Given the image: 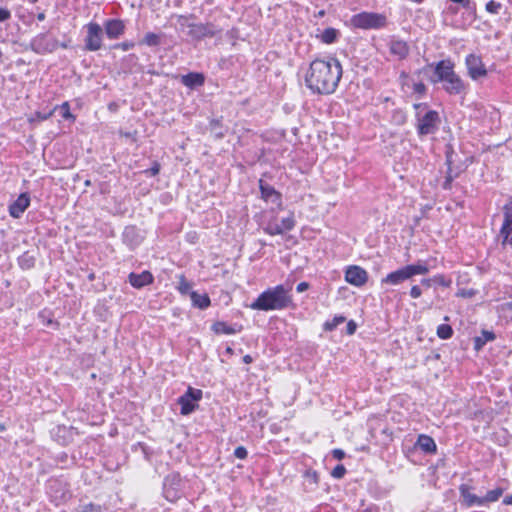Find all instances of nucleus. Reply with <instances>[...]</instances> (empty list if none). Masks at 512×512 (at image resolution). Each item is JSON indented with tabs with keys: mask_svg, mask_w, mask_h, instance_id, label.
Wrapping results in <instances>:
<instances>
[{
	"mask_svg": "<svg viewBox=\"0 0 512 512\" xmlns=\"http://www.w3.org/2000/svg\"><path fill=\"white\" fill-rule=\"evenodd\" d=\"M343 69L335 57L315 59L305 74V85L314 94L329 95L336 91Z\"/></svg>",
	"mask_w": 512,
	"mask_h": 512,
	"instance_id": "nucleus-1",
	"label": "nucleus"
},
{
	"mask_svg": "<svg viewBox=\"0 0 512 512\" xmlns=\"http://www.w3.org/2000/svg\"><path fill=\"white\" fill-rule=\"evenodd\" d=\"M293 306L291 288L282 284L266 289L249 305L260 311L285 310Z\"/></svg>",
	"mask_w": 512,
	"mask_h": 512,
	"instance_id": "nucleus-2",
	"label": "nucleus"
},
{
	"mask_svg": "<svg viewBox=\"0 0 512 512\" xmlns=\"http://www.w3.org/2000/svg\"><path fill=\"white\" fill-rule=\"evenodd\" d=\"M436 79L433 82H442L443 89L451 95L465 94L467 84L454 71V64L450 60L439 61L434 68Z\"/></svg>",
	"mask_w": 512,
	"mask_h": 512,
	"instance_id": "nucleus-3",
	"label": "nucleus"
},
{
	"mask_svg": "<svg viewBox=\"0 0 512 512\" xmlns=\"http://www.w3.org/2000/svg\"><path fill=\"white\" fill-rule=\"evenodd\" d=\"M430 272V266L427 261L419 260L414 264H408L399 269L388 273L381 279V284L396 286L416 275H425Z\"/></svg>",
	"mask_w": 512,
	"mask_h": 512,
	"instance_id": "nucleus-4",
	"label": "nucleus"
},
{
	"mask_svg": "<svg viewBox=\"0 0 512 512\" xmlns=\"http://www.w3.org/2000/svg\"><path fill=\"white\" fill-rule=\"evenodd\" d=\"M416 113V128L419 136L434 134L438 130L441 122L439 113L435 110L428 109L426 103L414 104Z\"/></svg>",
	"mask_w": 512,
	"mask_h": 512,
	"instance_id": "nucleus-5",
	"label": "nucleus"
},
{
	"mask_svg": "<svg viewBox=\"0 0 512 512\" xmlns=\"http://www.w3.org/2000/svg\"><path fill=\"white\" fill-rule=\"evenodd\" d=\"M351 24L358 29H381L387 26V17L376 12H361L351 17Z\"/></svg>",
	"mask_w": 512,
	"mask_h": 512,
	"instance_id": "nucleus-6",
	"label": "nucleus"
},
{
	"mask_svg": "<svg viewBox=\"0 0 512 512\" xmlns=\"http://www.w3.org/2000/svg\"><path fill=\"white\" fill-rule=\"evenodd\" d=\"M58 47L59 41L51 36L49 32L37 34L29 43V48L39 55L51 54L55 52Z\"/></svg>",
	"mask_w": 512,
	"mask_h": 512,
	"instance_id": "nucleus-7",
	"label": "nucleus"
},
{
	"mask_svg": "<svg viewBox=\"0 0 512 512\" xmlns=\"http://www.w3.org/2000/svg\"><path fill=\"white\" fill-rule=\"evenodd\" d=\"M47 493L55 505L66 503L71 499L72 493L69 484L60 479H51L48 482Z\"/></svg>",
	"mask_w": 512,
	"mask_h": 512,
	"instance_id": "nucleus-8",
	"label": "nucleus"
},
{
	"mask_svg": "<svg viewBox=\"0 0 512 512\" xmlns=\"http://www.w3.org/2000/svg\"><path fill=\"white\" fill-rule=\"evenodd\" d=\"M86 37L84 39V49L86 51L95 52L102 48L103 29L96 22H89L85 25Z\"/></svg>",
	"mask_w": 512,
	"mask_h": 512,
	"instance_id": "nucleus-9",
	"label": "nucleus"
},
{
	"mask_svg": "<svg viewBox=\"0 0 512 512\" xmlns=\"http://www.w3.org/2000/svg\"><path fill=\"white\" fill-rule=\"evenodd\" d=\"M189 29L187 35L193 40H202L204 38H212L221 33V29L213 23H189L186 25Z\"/></svg>",
	"mask_w": 512,
	"mask_h": 512,
	"instance_id": "nucleus-10",
	"label": "nucleus"
},
{
	"mask_svg": "<svg viewBox=\"0 0 512 512\" xmlns=\"http://www.w3.org/2000/svg\"><path fill=\"white\" fill-rule=\"evenodd\" d=\"M182 480L178 473H171L167 475L163 482L164 497L170 501L175 502L181 496Z\"/></svg>",
	"mask_w": 512,
	"mask_h": 512,
	"instance_id": "nucleus-11",
	"label": "nucleus"
},
{
	"mask_svg": "<svg viewBox=\"0 0 512 512\" xmlns=\"http://www.w3.org/2000/svg\"><path fill=\"white\" fill-rule=\"evenodd\" d=\"M468 75L473 80H478L487 75V70L480 56L469 54L465 59Z\"/></svg>",
	"mask_w": 512,
	"mask_h": 512,
	"instance_id": "nucleus-12",
	"label": "nucleus"
},
{
	"mask_svg": "<svg viewBox=\"0 0 512 512\" xmlns=\"http://www.w3.org/2000/svg\"><path fill=\"white\" fill-rule=\"evenodd\" d=\"M345 280L356 287L365 285L368 281V273L360 266H349L345 271Z\"/></svg>",
	"mask_w": 512,
	"mask_h": 512,
	"instance_id": "nucleus-13",
	"label": "nucleus"
},
{
	"mask_svg": "<svg viewBox=\"0 0 512 512\" xmlns=\"http://www.w3.org/2000/svg\"><path fill=\"white\" fill-rule=\"evenodd\" d=\"M294 226L295 219L291 215L289 217L283 218L280 224L273 221H269L267 225L263 228V230L266 234L274 236L281 235L286 231H291L294 228Z\"/></svg>",
	"mask_w": 512,
	"mask_h": 512,
	"instance_id": "nucleus-14",
	"label": "nucleus"
},
{
	"mask_svg": "<svg viewBox=\"0 0 512 512\" xmlns=\"http://www.w3.org/2000/svg\"><path fill=\"white\" fill-rule=\"evenodd\" d=\"M125 23L121 19H108L104 22V31L111 40L119 39L125 33Z\"/></svg>",
	"mask_w": 512,
	"mask_h": 512,
	"instance_id": "nucleus-15",
	"label": "nucleus"
},
{
	"mask_svg": "<svg viewBox=\"0 0 512 512\" xmlns=\"http://www.w3.org/2000/svg\"><path fill=\"white\" fill-rule=\"evenodd\" d=\"M459 493L461 504L465 507L483 506V497L471 493V486L468 484H461L459 486Z\"/></svg>",
	"mask_w": 512,
	"mask_h": 512,
	"instance_id": "nucleus-16",
	"label": "nucleus"
},
{
	"mask_svg": "<svg viewBox=\"0 0 512 512\" xmlns=\"http://www.w3.org/2000/svg\"><path fill=\"white\" fill-rule=\"evenodd\" d=\"M122 241L129 247V249L134 250L142 243L143 236H141L136 226L130 225L124 228Z\"/></svg>",
	"mask_w": 512,
	"mask_h": 512,
	"instance_id": "nucleus-17",
	"label": "nucleus"
},
{
	"mask_svg": "<svg viewBox=\"0 0 512 512\" xmlns=\"http://www.w3.org/2000/svg\"><path fill=\"white\" fill-rule=\"evenodd\" d=\"M30 205V196L28 193H21L18 198L9 205V214L18 219Z\"/></svg>",
	"mask_w": 512,
	"mask_h": 512,
	"instance_id": "nucleus-18",
	"label": "nucleus"
},
{
	"mask_svg": "<svg viewBox=\"0 0 512 512\" xmlns=\"http://www.w3.org/2000/svg\"><path fill=\"white\" fill-rule=\"evenodd\" d=\"M259 188L261 192V197L264 201L271 202L278 206L281 205V194L278 191H276L273 186L260 179Z\"/></svg>",
	"mask_w": 512,
	"mask_h": 512,
	"instance_id": "nucleus-19",
	"label": "nucleus"
},
{
	"mask_svg": "<svg viewBox=\"0 0 512 512\" xmlns=\"http://www.w3.org/2000/svg\"><path fill=\"white\" fill-rule=\"evenodd\" d=\"M128 280L132 287L141 289L144 286L152 284L154 282V276L147 270L139 274L131 272L128 276Z\"/></svg>",
	"mask_w": 512,
	"mask_h": 512,
	"instance_id": "nucleus-20",
	"label": "nucleus"
},
{
	"mask_svg": "<svg viewBox=\"0 0 512 512\" xmlns=\"http://www.w3.org/2000/svg\"><path fill=\"white\" fill-rule=\"evenodd\" d=\"M211 330L218 335H234L240 333L243 330V326L237 323L228 324L224 321H215L211 326Z\"/></svg>",
	"mask_w": 512,
	"mask_h": 512,
	"instance_id": "nucleus-21",
	"label": "nucleus"
},
{
	"mask_svg": "<svg viewBox=\"0 0 512 512\" xmlns=\"http://www.w3.org/2000/svg\"><path fill=\"white\" fill-rule=\"evenodd\" d=\"M389 51L399 60L405 59L409 54L408 44L400 39H392L389 43Z\"/></svg>",
	"mask_w": 512,
	"mask_h": 512,
	"instance_id": "nucleus-22",
	"label": "nucleus"
},
{
	"mask_svg": "<svg viewBox=\"0 0 512 512\" xmlns=\"http://www.w3.org/2000/svg\"><path fill=\"white\" fill-rule=\"evenodd\" d=\"M204 82V74L198 72H190L186 75H182L181 77V83L190 89L200 87L204 84Z\"/></svg>",
	"mask_w": 512,
	"mask_h": 512,
	"instance_id": "nucleus-23",
	"label": "nucleus"
},
{
	"mask_svg": "<svg viewBox=\"0 0 512 512\" xmlns=\"http://www.w3.org/2000/svg\"><path fill=\"white\" fill-rule=\"evenodd\" d=\"M415 446L427 454H435L437 451V445L434 439L425 434L418 436Z\"/></svg>",
	"mask_w": 512,
	"mask_h": 512,
	"instance_id": "nucleus-24",
	"label": "nucleus"
},
{
	"mask_svg": "<svg viewBox=\"0 0 512 512\" xmlns=\"http://www.w3.org/2000/svg\"><path fill=\"white\" fill-rule=\"evenodd\" d=\"M190 299L193 307L201 310H205L211 305V300L207 293L190 292Z\"/></svg>",
	"mask_w": 512,
	"mask_h": 512,
	"instance_id": "nucleus-25",
	"label": "nucleus"
},
{
	"mask_svg": "<svg viewBox=\"0 0 512 512\" xmlns=\"http://www.w3.org/2000/svg\"><path fill=\"white\" fill-rule=\"evenodd\" d=\"M496 335L493 331L482 330L479 336L474 337V349L480 351L488 342L494 341Z\"/></svg>",
	"mask_w": 512,
	"mask_h": 512,
	"instance_id": "nucleus-26",
	"label": "nucleus"
},
{
	"mask_svg": "<svg viewBox=\"0 0 512 512\" xmlns=\"http://www.w3.org/2000/svg\"><path fill=\"white\" fill-rule=\"evenodd\" d=\"M339 37L340 31L332 27L324 29L319 35H317V38L324 44H333L337 42Z\"/></svg>",
	"mask_w": 512,
	"mask_h": 512,
	"instance_id": "nucleus-27",
	"label": "nucleus"
},
{
	"mask_svg": "<svg viewBox=\"0 0 512 512\" xmlns=\"http://www.w3.org/2000/svg\"><path fill=\"white\" fill-rule=\"evenodd\" d=\"M36 263V256L34 253L30 251L24 252L21 256L18 258V264L21 269L23 270H29L35 266Z\"/></svg>",
	"mask_w": 512,
	"mask_h": 512,
	"instance_id": "nucleus-28",
	"label": "nucleus"
},
{
	"mask_svg": "<svg viewBox=\"0 0 512 512\" xmlns=\"http://www.w3.org/2000/svg\"><path fill=\"white\" fill-rule=\"evenodd\" d=\"M209 126L216 139H222L228 130L227 127H223L222 119L219 118L211 119Z\"/></svg>",
	"mask_w": 512,
	"mask_h": 512,
	"instance_id": "nucleus-29",
	"label": "nucleus"
},
{
	"mask_svg": "<svg viewBox=\"0 0 512 512\" xmlns=\"http://www.w3.org/2000/svg\"><path fill=\"white\" fill-rule=\"evenodd\" d=\"M162 35L156 34L154 32H148L139 42L141 45H146L149 47H157L161 44Z\"/></svg>",
	"mask_w": 512,
	"mask_h": 512,
	"instance_id": "nucleus-30",
	"label": "nucleus"
},
{
	"mask_svg": "<svg viewBox=\"0 0 512 512\" xmlns=\"http://www.w3.org/2000/svg\"><path fill=\"white\" fill-rule=\"evenodd\" d=\"M178 403L181 406L180 412L182 415H189L197 408V404H195V402L189 400L183 395L179 397Z\"/></svg>",
	"mask_w": 512,
	"mask_h": 512,
	"instance_id": "nucleus-31",
	"label": "nucleus"
},
{
	"mask_svg": "<svg viewBox=\"0 0 512 512\" xmlns=\"http://www.w3.org/2000/svg\"><path fill=\"white\" fill-rule=\"evenodd\" d=\"M177 278H178V285L176 288L179 291V293L181 295H189L190 296V292H194L192 290L193 283L188 281L184 274L178 275Z\"/></svg>",
	"mask_w": 512,
	"mask_h": 512,
	"instance_id": "nucleus-32",
	"label": "nucleus"
},
{
	"mask_svg": "<svg viewBox=\"0 0 512 512\" xmlns=\"http://www.w3.org/2000/svg\"><path fill=\"white\" fill-rule=\"evenodd\" d=\"M500 236L502 237L503 246H512V222L510 224H502V227L500 229Z\"/></svg>",
	"mask_w": 512,
	"mask_h": 512,
	"instance_id": "nucleus-33",
	"label": "nucleus"
},
{
	"mask_svg": "<svg viewBox=\"0 0 512 512\" xmlns=\"http://www.w3.org/2000/svg\"><path fill=\"white\" fill-rule=\"evenodd\" d=\"M504 490L502 488H496L487 492V494L483 497V505L486 503L496 502L503 494Z\"/></svg>",
	"mask_w": 512,
	"mask_h": 512,
	"instance_id": "nucleus-34",
	"label": "nucleus"
},
{
	"mask_svg": "<svg viewBox=\"0 0 512 512\" xmlns=\"http://www.w3.org/2000/svg\"><path fill=\"white\" fill-rule=\"evenodd\" d=\"M433 284L449 288L452 285V279L444 274H437L432 277Z\"/></svg>",
	"mask_w": 512,
	"mask_h": 512,
	"instance_id": "nucleus-35",
	"label": "nucleus"
},
{
	"mask_svg": "<svg viewBox=\"0 0 512 512\" xmlns=\"http://www.w3.org/2000/svg\"><path fill=\"white\" fill-rule=\"evenodd\" d=\"M391 121L398 126L404 125L407 121L406 113L401 109L394 110L391 115Z\"/></svg>",
	"mask_w": 512,
	"mask_h": 512,
	"instance_id": "nucleus-36",
	"label": "nucleus"
},
{
	"mask_svg": "<svg viewBox=\"0 0 512 512\" xmlns=\"http://www.w3.org/2000/svg\"><path fill=\"white\" fill-rule=\"evenodd\" d=\"M453 335V329L449 324H441L437 327V336L440 339L446 340Z\"/></svg>",
	"mask_w": 512,
	"mask_h": 512,
	"instance_id": "nucleus-37",
	"label": "nucleus"
},
{
	"mask_svg": "<svg viewBox=\"0 0 512 512\" xmlns=\"http://www.w3.org/2000/svg\"><path fill=\"white\" fill-rule=\"evenodd\" d=\"M503 223H512V195L508 198L507 202L503 207Z\"/></svg>",
	"mask_w": 512,
	"mask_h": 512,
	"instance_id": "nucleus-38",
	"label": "nucleus"
},
{
	"mask_svg": "<svg viewBox=\"0 0 512 512\" xmlns=\"http://www.w3.org/2000/svg\"><path fill=\"white\" fill-rule=\"evenodd\" d=\"M202 390L195 389L192 387H188L187 391L183 394L186 398L189 400H192L193 402H198L202 399Z\"/></svg>",
	"mask_w": 512,
	"mask_h": 512,
	"instance_id": "nucleus-39",
	"label": "nucleus"
},
{
	"mask_svg": "<svg viewBox=\"0 0 512 512\" xmlns=\"http://www.w3.org/2000/svg\"><path fill=\"white\" fill-rule=\"evenodd\" d=\"M77 512H104V508L95 503H88L78 507Z\"/></svg>",
	"mask_w": 512,
	"mask_h": 512,
	"instance_id": "nucleus-40",
	"label": "nucleus"
},
{
	"mask_svg": "<svg viewBox=\"0 0 512 512\" xmlns=\"http://www.w3.org/2000/svg\"><path fill=\"white\" fill-rule=\"evenodd\" d=\"M344 321H345V317L344 316H341V315L335 316L331 321L325 322L324 330H326V331H333L334 329H336V327L338 325H340Z\"/></svg>",
	"mask_w": 512,
	"mask_h": 512,
	"instance_id": "nucleus-41",
	"label": "nucleus"
},
{
	"mask_svg": "<svg viewBox=\"0 0 512 512\" xmlns=\"http://www.w3.org/2000/svg\"><path fill=\"white\" fill-rule=\"evenodd\" d=\"M453 3L460 4L469 13H476V3L473 0H450Z\"/></svg>",
	"mask_w": 512,
	"mask_h": 512,
	"instance_id": "nucleus-42",
	"label": "nucleus"
},
{
	"mask_svg": "<svg viewBox=\"0 0 512 512\" xmlns=\"http://www.w3.org/2000/svg\"><path fill=\"white\" fill-rule=\"evenodd\" d=\"M59 108L61 115L65 119H74V116L70 112V105L68 102L62 103L60 106H56L54 111Z\"/></svg>",
	"mask_w": 512,
	"mask_h": 512,
	"instance_id": "nucleus-43",
	"label": "nucleus"
},
{
	"mask_svg": "<svg viewBox=\"0 0 512 512\" xmlns=\"http://www.w3.org/2000/svg\"><path fill=\"white\" fill-rule=\"evenodd\" d=\"M502 5L500 2H496L494 0H491L486 3V11L491 14H498Z\"/></svg>",
	"mask_w": 512,
	"mask_h": 512,
	"instance_id": "nucleus-44",
	"label": "nucleus"
},
{
	"mask_svg": "<svg viewBox=\"0 0 512 512\" xmlns=\"http://www.w3.org/2000/svg\"><path fill=\"white\" fill-rule=\"evenodd\" d=\"M346 474V468L342 464L336 465L331 471V476L335 479H341Z\"/></svg>",
	"mask_w": 512,
	"mask_h": 512,
	"instance_id": "nucleus-45",
	"label": "nucleus"
},
{
	"mask_svg": "<svg viewBox=\"0 0 512 512\" xmlns=\"http://www.w3.org/2000/svg\"><path fill=\"white\" fill-rule=\"evenodd\" d=\"M304 477L313 485H317L319 481V475L314 470H307Z\"/></svg>",
	"mask_w": 512,
	"mask_h": 512,
	"instance_id": "nucleus-46",
	"label": "nucleus"
},
{
	"mask_svg": "<svg viewBox=\"0 0 512 512\" xmlns=\"http://www.w3.org/2000/svg\"><path fill=\"white\" fill-rule=\"evenodd\" d=\"M135 43L133 41H124L121 43H117L113 46V49H121L122 51H128L134 48Z\"/></svg>",
	"mask_w": 512,
	"mask_h": 512,
	"instance_id": "nucleus-47",
	"label": "nucleus"
},
{
	"mask_svg": "<svg viewBox=\"0 0 512 512\" xmlns=\"http://www.w3.org/2000/svg\"><path fill=\"white\" fill-rule=\"evenodd\" d=\"M248 455V451L244 446H238L234 450V456L238 459H246Z\"/></svg>",
	"mask_w": 512,
	"mask_h": 512,
	"instance_id": "nucleus-48",
	"label": "nucleus"
},
{
	"mask_svg": "<svg viewBox=\"0 0 512 512\" xmlns=\"http://www.w3.org/2000/svg\"><path fill=\"white\" fill-rule=\"evenodd\" d=\"M160 168V164L157 161H155L149 169L145 170V173L149 176H156L159 174Z\"/></svg>",
	"mask_w": 512,
	"mask_h": 512,
	"instance_id": "nucleus-49",
	"label": "nucleus"
},
{
	"mask_svg": "<svg viewBox=\"0 0 512 512\" xmlns=\"http://www.w3.org/2000/svg\"><path fill=\"white\" fill-rule=\"evenodd\" d=\"M409 294L413 299H418L422 295V289L418 285H413Z\"/></svg>",
	"mask_w": 512,
	"mask_h": 512,
	"instance_id": "nucleus-50",
	"label": "nucleus"
},
{
	"mask_svg": "<svg viewBox=\"0 0 512 512\" xmlns=\"http://www.w3.org/2000/svg\"><path fill=\"white\" fill-rule=\"evenodd\" d=\"M413 90L417 94H424L427 90L426 86L422 82L414 83Z\"/></svg>",
	"mask_w": 512,
	"mask_h": 512,
	"instance_id": "nucleus-51",
	"label": "nucleus"
},
{
	"mask_svg": "<svg viewBox=\"0 0 512 512\" xmlns=\"http://www.w3.org/2000/svg\"><path fill=\"white\" fill-rule=\"evenodd\" d=\"M11 18V12L7 8H0V22H5Z\"/></svg>",
	"mask_w": 512,
	"mask_h": 512,
	"instance_id": "nucleus-52",
	"label": "nucleus"
},
{
	"mask_svg": "<svg viewBox=\"0 0 512 512\" xmlns=\"http://www.w3.org/2000/svg\"><path fill=\"white\" fill-rule=\"evenodd\" d=\"M53 112H54V109L50 110L48 112H36V117L39 120L44 121V120L49 119L53 115Z\"/></svg>",
	"mask_w": 512,
	"mask_h": 512,
	"instance_id": "nucleus-53",
	"label": "nucleus"
},
{
	"mask_svg": "<svg viewBox=\"0 0 512 512\" xmlns=\"http://www.w3.org/2000/svg\"><path fill=\"white\" fill-rule=\"evenodd\" d=\"M332 455L335 459L342 460L345 457V452L342 449H334Z\"/></svg>",
	"mask_w": 512,
	"mask_h": 512,
	"instance_id": "nucleus-54",
	"label": "nucleus"
},
{
	"mask_svg": "<svg viewBox=\"0 0 512 512\" xmlns=\"http://www.w3.org/2000/svg\"><path fill=\"white\" fill-rule=\"evenodd\" d=\"M356 328H357L356 323H355L353 320H350V321L347 323V334H349V335L354 334V333H355V331H356Z\"/></svg>",
	"mask_w": 512,
	"mask_h": 512,
	"instance_id": "nucleus-55",
	"label": "nucleus"
},
{
	"mask_svg": "<svg viewBox=\"0 0 512 512\" xmlns=\"http://www.w3.org/2000/svg\"><path fill=\"white\" fill-rule=\"evenodd\" d=\"M309 288V283L308 282H300L297 286H296V291L298 293H302L306 290H308Z\"/></svg>",
	"mask_w": 512,
	"mask_h": 512,
	"instance_id": "nucleus-56",
	"label": "nucleus"
},
{
	"mask_svg": "<svg viewBox=\"0 0 512 512\" xmlns=\"http://www.w3.org/2000/svg\"><path fill=\"white\" fill-rule=\"evenodd\" d=\"M421 285H423L425 288H430L433 285V280L431 278H423L421 280Z\"/></svg>",
	"mask_w": 512,
	"mask_h": 512,
	"instance_id": "nucleus-57",
	"label": "nucleus"
},
{
	"mask_svg": "<svg viewBox=\"0 0 512 512\" xmlns=\"http://www.w3.org/2000/svg\"><path fill=\"white\" fill-rule=\"evenodd\" d=\"M71 42H72L71 38H67L64 41L59 42V47H61L63 49H67L71 46Z\"/></svg>",
	"mask_w": 512,
	"mask_h": 512,
	"instance_id": "nucleus-58",
	"label": "nucleus"
},
{
	"mask_svg": "<svg viewBox=\"0 0 512 512\" xmlns=\"http://www.w3.org/2000/svg\"><path fill=\"white\" fill-rule=\"evenodd\" d=\"M452 180H453L452 175L450 173H448L446 178H445V182H444V188L445 189H447L450 186Z\"/></svg>",
	"mask_w": 512,
	"mask_h": 512,
	"instance_id": "nucleus-59",
	"label": "nucleus"
},
{
	"mask_svg": "<svg viewBox=\"0 0 512 512\" xmlns=\"http://www.w3.org/2000/svg\"><path fill=\"white\" fill-rule=\"evenodd\" d=\"M503 504H504V505H512V494H511V495H507V496L503 499Z\"/></svg>",
	"mask_w": 512,
	"mask_h": 512,
	"instance_id": "nucleus-60",
	"label": "nucleus"
},
{
	"mask_svg": "<svg viewBox=\"0 0 512 512\" xmlns=\"http://www.w3.org/2000/svg\"><path fill=\"white\" fill-rule=\"evenodd\" d=\"M243 362L246 363V364H250V363L253 362V358L250 355H245L243 357Z\"/></svg>",
	"mask_w": 512,
	"mask_h": 512,
	"instance_id": "nucleus-61",
	"label": "nucleus"
},
{
	"mask_svg": "<svg viewBox=\"0 0 512 512\" xmlns=\"http://www.w3.org/2000/svg\"><path fill=\"white\" fill-rule=\"evenodd\" d=\"M45 18H46V15H45L44 12H40V13L37 14V20L38 21H44Z\"/></svg>",
	"mask_w": 512,
	"mask_h": 512,
	"instance_id": "nucleus-62",
	"label": "nucleus"
},
{
	"mask_svg": "<svg viewBox=\"0 0 512 512\" xmlns=\"http://www.w3.org/2000/svg\"><path fill=\"white\" fill-rule=\"evenodd\" d=\"M185 20H187V18L185 16H183V15L179 16V22H180L182 27L185 26V24L182 22V21H185Z\"/></svg>",
	"mask_w": 512,
	"mask_h": 512,
	"instance_id": "nucleus-63",
	"label": "nucleus"
},
{
	"mask_svg": "<svg viewBox=\"0 0 512 512\" xmlns=\"http://www.w3.org/2000/svg\"><path fill=\"white\" fill-rule=\"evenodd\" d=\"M449 10H450L452 13H457V12H458L457 8H452V7H450V8H449Z\"/></svg>",
	"mask_w": 512,
	"mask_h": 512,
	"instance_id": "nucleus-64",
	"label": "nucleus"
}]
</instances>
